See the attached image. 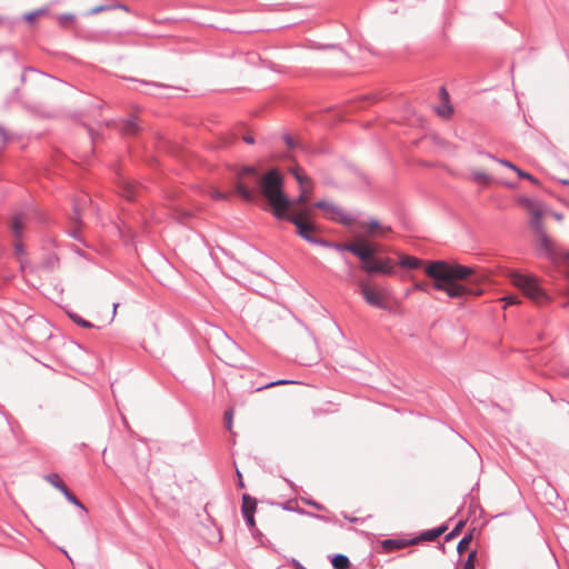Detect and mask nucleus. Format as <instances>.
I'll use <instances>...</instances> for the list:
<instances>
[{
	"label": "nucleus",
	"mask_w": 569,
	"mask_h": 569,
	"mask_svg": "<svg viewBox=\"0 0 569 569\" xmlns=\"http://www.w3.org/2000/svg\"><path fill=\"white\" fill-rule=\"evenodd\" d=\"M237 475H238V478H239V487H241V488L244 487L241 473L238 471Z\"/></svg>",
	"instance_id": "e433bc0d"
},
{
	"label": "nucleus",
	"mask_w": 569,
	"mask_h": 569,
	"mask_svg": "<svg viewBox=\"0 0 569 569\" xmlns=\"http://www.w3.org/2000/svg\"><path fill=\"white\" fill-rule=\"evenodd\" d=\"M138 131V124L136 120H128L122 126V132L124 134H134Z\"/></svg>",
	"instance_id": "4be33fe9"
},
{
	"label": "nucleus",
	"mask_w": 569,
	"mask_h": 569,
	"mask_svg": "<svg viewBox=\"0 0 569 569\" xmlns=\"http://www.w3.org/2000/svg\"><path fill=\"white\" fill-rule=\"evenodd\" d=\"M313 211L312 207H291L287 211V216L281 219L288 220L297 228V233L305 240L311 243H318V240L312 236L318 232L317 224L312 221ZM319 243H321L319 241Z\"/></svg>",
	"instance_id": "7ed1b4c3"
},
{
	"label": "nucleus",
	"mask_w": 569,
	"mask_h": 569,
	"mask_svg": "<svg viewBox=\"0 0 569 569\" xmlns=\"http://www.w3.org/2000/svg\"><path fill=\"white\" fill-rule=\"evenodd\" d=\"M210 196L211 198H213L214 200H228L229 197H230V193H227V192H222L218 189H211L210 191Z\"/></svg>",
	"instance_id": "393cba45"
},
{
	"label": "nucleus",
	"mask_w": 569,
	"mask_h": 569,
	"mask_svg": "<svg viewBox=\"0 0 569 569\" xmlns=\"http://www.w3.org/2000/svg\"><path fill=\"white\" fill-rule=\"evenodd\" d=\"M14 246H16V251L17 252H21L22 251V246H21L20 242L17 241Z\"/></svg>",
	"instance_id": "4c0bfd02"
},
{
	"label": "nucleus",
	"mask_w": 569,
	"mask_h": 569,
	"mask_svg": "<svg viewBox=\"0 0 569 569\" xmlns=\"http://www.w3.org/2000/svg\"><path fill=\"white\" fill-rule=\"evenodd\" d=\"M359 287L360 293L368 305L380 309H387V295L381 289L366 282H360Z\"/></svg>",
	"instance_id": "1a4fd4ad"
},
{
	"label": "nucleus",
	"mask_w": 569,
	"mask_h": 569,
	"mask_svg": "<svg viewBox=\"0 0 569 569\" xmlns=\"http://www.w3.org/2000/svg\"><path fill=\"white\" fill-rule=\"evenodd\" d=\"M118 307H119V305H118V303L113 305V317H114V316H116V313H117V309H118Z\"/></svg>",
	"instance_id": "ea45409f"
},
{
	"label": "nucleus",
	"mask_w": 569,
	"mask_h": 569,
	"mask_svg": "<svg viewBox=\"0 0 569 569\" xmlns=\"http://www.w3.org/2000/svg\"><path fill=\"white\" fill-rule=\"evenodd\" d=\"M465 522L463 521H460L456 528L447 536V540L451 539L452 537L459 535V532L461 531L462 527H463Z\"/></svg>",
	"instance_id": "c85d7f7f"
},
{
	"label": "nucleus",
	"mask_w": 569,
	"mask_h": 569,
	"mask_svg": "<svg viewBox=\"0 0 569 569\" xmlns=\"http://www.w3.org/2000/svg\"><path fill=\"white\" fill-rule=\"evenodd\" d=\"M46 481L59 489L61 492H63L67 489V486L62 481L59 475L57 473H49L44 477Z\"/></svg>",
	"instance_id": "6ab92c4d"
},
{
	"label": "nucleus",
	"mask_w": 569,
	"mask_h": 569,
	"mask_svg": "<svg viewBox=\"0 0 569 569\" xmlns=\"http://www.w3.org/2000/svg\"><path fill=\"white\" fill-rule=\"evenodd\" d=\"M39 13L40 12H30V13H27L24 16V18H26L27 21L32 22V21H34L38 18Z\"/></svg>",
	"instance_id": "473e14b6"
},
{
	"label": "nucleus",
	"mask_w": 569,
	"mask_h": 569,
	"mask_svg": "<svg viewBox=\"0 0 569 569\" xmlns=\"http://www.w3.org/2000/svg\"><path fill=\"white\" fill-rule=\"evenodd\" d=\"M555 218H556V219H558V220H560V219H561V214H559V213H555Z\"/></svg>",
	"instance_id": "37998d69"
},
{
	"label": "nucleus",
	"mask_w": 569,
	"mask_h": 569,
	"mask_svg": "<svg viewBox=\"0 0 569 569\" xmlns=\"http://www.w3.org/2000/svg\"><path fill=\"white\" fill-rule=\"evenodd\" d=\"M60 20L63 22V21H71L72 20V17L71 16H66V17H61Z\"/></svg>",
	"instance_id": "58836bf2"
},
{
	"label": "nucleus",
	"mask_w": 569,
	"mask_h": 569,
	"mask_svg": "<svg viewBox=\"0 0 569 569\" xmlns=\"http://www.w3.org/2000/svg\"><path fill=\"white\" fill-rule=\"evenodd\" d=\"M362 270L368 273H383V274H392L395 271L392 261L390 258L386 259H377L375 258L372 262L368 266H361Z\"/></svg>",
	"instance_id": "9d476101"
},
{
	"label": "nucleus",
	"mask_w": 569,
	"mask_h": 569,
	"mask_svg": "<svg viewBox=\"0 0 569 569\" xmlns=\"http://www.w3.org/2000/svg\"><path fill=\"white\" fill-rule=\"evenodd\" d=\"M224 426L229 431H232L233 426V408L224 412Z\"/></svg>",
	"instance_id": "b1692460"
},
{
	"label": "nucleus",
	"mask_w": 569,
	"mask_h": 569,
	"mask_svg": "<svg viewBox=\"0 0 569 569\" xmlns=\"http://www.w3.org/2000/svg\"><path fill=\"white\" fill-rule=\"evenodd\" d=\"M359 228L366 230L368 237L380 236L383 237L391 231L390 227L382 226L378 220H370L369 222H359Z\"/></svg>",
	"instance_id": "f8f14e48"
},
{
	"label": "nucleus",
	"mask_w": 569,
	"mask_h": 569,
	"mask_svg": "<svg viewBox=\"0 0 569 569\" xmlns=\"http://www.w3.org/2000/svg\"><path fill=\"white\" fill-rule=\"evenodd\" d=\"M510 281L513 286L520 289L523 295L535 303H541L546 299V293L539 287L536 278L512 272L510 274Z\"/></svg>",
	"instance_id": "39448f33"
},
{
	"label": "nucleus",
	"mask_w": 569,
	"mask_h": 569,
	"mask_svg": "<svg viewBox=\"0 0 569 569\" xmlns=\"http://www.w3.org/2000/svg\"><path fill=\"white\" fill-rule=\"evenodd\" d=\"M473 179L477 182H481V183H486V182L489 181V177L485 172H475L473 173Z\"/></svg>",
	"instance_id": "cd10ccee"
},
{
	"label": "nucleus",
	"mask_w": 569,
	"mask_h": 569,
	"mask_svg": "<svg viewBox=\"0 0 569 569\" xmlns=\"http://www.w3.org/2000/svg\"><path fill=\"white\" fill-rule=\"evenodd\" d=\"M296 568L297 569H306L303 566H301L299 562H296Z\"/></svg>",
	"instance_id": "a19ab883"
},
{
	"label": "nucleus",
	"mask_w": 569,
	"mask_h": 569,
	"mask_svg": "<svg viewBox=\"0 0 569 569\" xmlns=\"http://www.w3.org/2000/svg\"><path fill=\"white\" fill-rule=\"evenodd\" d=\"M331 563L335 569H348L350 567V561L348 557L343 555H336L332 558Z\"/></svg>",
	"instance_id": "aec40b11"
},
{
	"label": "nucleus",
	"mask_w": 569,
	"mask_h": 569,
	"mask_svg": "<svg viewBox=\"0 0 569 569\" xmlns=\"http://www.w3.org/2000/svg\"><path fill=\"white\" fill-rule=\"evenodd\" d=\"M471 539H472L471 535H468L460 540V542L458 543V547H457V550L460 555L465 553L469 549Z\"/></svg>",
	"instance_id": "5701e85b"
},
{
	"label": "nucleus",
	"mask_w": 569,
	"mask_h": 569,
	"mask_svg": "<svg viewBox=\"0 0 569 569\" xmlns=\"http://www.w3.org/2000/svg\"><path fill=\"white\" fill-rule=\"evenodd\" d=\"M243 140H244L247 143H249V144L254 143V140H253V138H252L251 136H244V137H243Z\"/></svg>",
	"instance_id": "c9c22d12"
},
{
	"label": "nucleus",
	"mask_w": 569,
	"mask_h": 569,
	"mask_svg": "<svg viewBox=\"0 0 569 569\" xmlns=\"http://www.w3.org/2000/svg\"><path fill=\"white\" fill-rule=\"evenodd\" d=\"M256 509H257L256 498H252L248 493H244L242 496L241 511H242V515L250 528H254V526H256V521H254Z\"/></svg>",
	"instance_id": "9b49d317"
},
{
	"label": "nucleus",
	"mask_w": 569,
	"mask_h": 569,
	"mask_svg": "<svg viewBox=\"0 0 569 569\" xmlns=\"http://www.w3.org/2000/svg\"><path fill=\"white\" fill-rule=\"evenodd\" d=\"M70 318H71L76 323H78L79 326H81V327H83V328H91V327H92V325H91L89 321H87V320H84V319L80 318V317H79V316H77V315H70Z\"/></svg>",
	"instance_id": "bb28decb"
},
{
	"label": "nucleus",
	"mask_w": 569,
	"mask_h": 569,
	"mask_svg": "<svg viewBox=\"0 0 569 569\" xmlns=\"http://www.w3.org/2000/svg\"><path fill=\"white\" fill-rule=\"evenodd\" d=\"M312 208L322 210L327 219L333 220L345 226H350L355 222V219L335 202L320 200L317 201Z\"/></svg>",
	"instance_id": "0eeeda50"
},
{
	"label": "nucleus",
	"mask_w": 569,
	"mask_h": 569,
	"mask_svg": "<svg viewBox=\"0 0 569 569\" xmlns=\"http://www.w3.org/2000/svg\"><path fill=\"white\" fill-rule=\"evenodd\" d=\"M119 187L121 194L129 200H132L134 194L138 192V187L136 183L128 178H121L119 180Z\"/></svg>",
	"instance_id": "4468645a"
},
{
	"label": "nucleus",
	"mask_w": 569,
	"mask_h": 569,
	"mask_svg": "<svg viewBox=\"0 0 569 569\" xmlns=\"http://www.w3.org/2000/svg\"><path fill=\"white\" fill-rule=\"evenodd\" d=\"M422 263L423 261L421 259L408 254H400L399 264L403 268L417 269L421 267Z\"/></svg>",
	"instance_id": "f3484780"
},
{
	"label": "nucleus",
	"mask_w": 569,
	"mask_h": 569,
	"mask_svg": "<svg viewBox=\"0 0 569 569\" xmlns=\"http://www.w3.org/2000/svg\"><path fill=\"white\" fill-rule=\"evenodd\" d=\"M503 166L512 169L513 171L517 172V174L520 177V178H523V179H527L529 180L530 182L535 183V184H538V180L530 173L519 169L518 167H516L513 163L507 161V160H501L500 161Z\"/></svg>",
	"instance_id": "a211bd4d"
},
{
	"label": "nucleus",
	"mask_w": 569,
	"mask_h": 569,
	"mask_svg": "<svg viewBox=\"0 0 569 569\" xmlns=\"http://www.w3.org/2000/svg\"><path fill=\"white\" fill-rule=\"evenodd\" d=\"M447 530L446 526H441L431 530H428L423 533H421L418 537L412 538V540H416V545H418L421 541H435L437 540L445 531Z\"/></svg>",
	"instance_id": "2eb2a0df"
},
{
	"label": "nucleus",
	"mask_w": 569,
	"mask_h": 569,
	"mask_svg": "<svg viewBox=\"0 0 569 569\" xmlns=\"http://www.w3.org/2000/svg\"><path fill=\"white\" fill-rule=\"evenodd\" d=\"M287 142H288V146L290 147L291 146V140L287 139Z\"/></svg>",
	"instance_id": "c03bdc74"
},
{
	"label": "nucleus",
	"mask_w": 569,
	"mask_h": 569,
	"mask_svg": "<svg viewBox=\"0 0 569 569\" xmlns=\"http://www.w3.org/2000/svg\"><path fill=\"white\" fill-rule=\"evenodd\" d=\"M425 272L432 279V287L449 298H461L470 293V289L461 283L475 273L470 267L435 260L427 262Z\"/></svg>",
	"instance_id": "f03ea898"
},
{
	"label": "nucleus",
	"mask_w": 569,
	"mask_h": 569,
	"mask_svg": "<svg viewBox=\"0 0 569 569\" xmlns=\"http://www.w3.org/2000/svg\"><path fill=\"white\" fill-rule=\"evenodd\" d=\"M62 493L66 496V498L70 502H72L76 506H79V507L83 508V506L80 503V501L77 499V497L68 488Z\"/></svg>",
	"instance_id": "a878e982"
},
{
	"label": "nucleus",
	"mask_w": 569,
	"mask_h": 569,
	"mask_svg": "<svg viewBox=\"0 0 569 569\" xmlns=\"http://www.w3.org/2000/svg\"><path fill=\"white\" fill-rule=\"evenodd\" d=\"M252 176L259 183L260 192L271 208L276 218L287 216V211L292 207L291 200L283 191V179L278 170L272 169L258 178V172L252 167H246L237 174L234 191L248 202L256 200V192L248 186L246 178Z\"/></svg>",
	"instance_id": "f257e3e1"
},
{
	"label": "nucleus",
	"mask_w": 569,
	"mask_h": 569,
	"mask_svg": "<svg viewBox=\"0 0 569 569\" xmlns=\"http://www.w3.org/2000/svg\"><path fill=\"white\" fill-rule=\"evenodd\" d=\"M288 382L289 381H287V380H279V381L270 382L269 385L266 386V388L273 387V386H279V385H284V383H288Z\"/></svg>",
	"instance_id": "72a5a7b5"
},
{
	"label": "nucleus",
	"mask_w": 569,
	"mask_h": 569,
	"mask_svg": "<svg viewBox=\"0 0 569 569\" xmlns=\"http://www.w3.org/2000/svg\"><path fill=\"white\" fill-rule=\"evenodd\" d=\"M290 171L295 176L296 180L299 183V188H300V194L295 200H291L292 207H309L308 201L310 199V196H311V192L313 189V182L298 167L292 168Z\"/></svg>",
	"instance_id": "6e6552de"
},
{
	"label": "nucleus",
	"mask_w": 569,
	"mask_h": 569,
	"mask_svg": "<svg viewBox=\"0 0 569 569\" xmlns=\"http://www.w3.org/2000/svg\"><path fill=\"white\" fill-rule=\"evenodd\" d=\"M380 250V247L378 244H375V254Z\"/></svg>",
	"instance_id": "79ce46f5"
},
{
	"label": "nucleus",
	"mask_w": 569,
	"mask_h": 569,
	"mask_svg": "<svg viewBox=\"0 0 569 569\" xmlns=\"http://www.w3.org/2000/svg\"><path fill=\"white\" fill-rule=\"evenodd\" d=\"M110 7L108 6H98V7H94L92 9H90L88 11V14H94V13H99V12H102V11H106V10H109Z\"/></svg>",
	"instance_id": "c756f323"
},
{
	"label": "nucleus",
	"mask_w": 569,
	"mask_h": 569,
	"mask_svg": "<svg viewBox=\"0 0 569 569\" xmlns=\"http://www.w3.org/2000/svg\"><path fill=\"white\" fill-rule=\"evenodd\" d=\"M416 540L412 539H386L381 541V548L386 552H391L393 550L403 549L409 546H415Z\"/></svg>",
	"instance_id": "ddd939ff"
},
{
	"label": "nucleus",
	"mask_w": 569,
	"mask_h": 569,
	"mask_svg": "<svg viewBox=\"0 0 569 569\" xmlns=\"http://www.w3.org/2000/svg\"><path fill=\"white\" fill-rule=\"evenodd\" d=\"M26 219L22 214H14L11 219L10 228L16 238H19L22 233Z\"/></svg>",
	"instance_id": "dca6fc26"
},
{
	"label": "nucleus",
	"mask_w": 569,
	"mask_h": 569,
	"mask_svg": "<svg viewBox=\"0 0 569 569\" xmlns=\"http://www.w3.org/2000/svg\"><path fill=\"white\" fill-rule=\"evenodd\" d=\"M561 181H562L563 183H569V181H568V180H566V179H562Z\"/></svg>",
	"instance_id": "a18cd8bd"
},
{
	"label": "nucleus",
	"mask_w": 569,
	"mask_h": 569,
	"mask_svg": "<svg viewBox=\"0 0 569 569\" xmlns=\"http://www.w3.org/2000/svg\"><path fill=\"white\" fill-rule=\"evenodd\" d=\"M502 300H505L507 305L520 303L519 299L517 297H515V296L505 297Z\"/></svg>",
	"instance_id": "2f4dec72"
},
{
	"label": "nucleus",
	"mask_w": 569,
	"mask_h": 569,
	"mask_svg": "<svg viewBox=\"0 0 569 569\" xmlns=\"http://www.w3.org/2000/svg\"><path fill=\"white\" fill-rule=\"evenodd\" d=\"M521 204L530 214V227L535 230L541 248L549 252L551 250V241L546 234L542 222V218L546 213L543 206L531 199H522Z\"/></svg>",
	"instance_id": "20e7f679"
},
{
	"label": "nucleus",
	"mask_w": 569,
	"mask_h": 569,
	"mask_svg": "<svg viewBox=\"0 0 569 569\" xmlns=\"http://www.w3.org/2000/svg\"><path fill=\"white\" fill-rule=\"evenodd\" d=\"M335 248L353 253L362 261V266H368L375 259V243L365 238H357L355 242L350 243H338L335 244Z\"/></svg>",
	"instance_id": "423d86ee"
},
{
	"label": "nucleus",
	"mask_w": 569,
	"mask_h": 569,
	"mask_svg": "<svg viewBox=\"0 0 569 569\" xmlns=\"http://www.w3.org/2000/svg\"><path fill=\"white\" fill-rule=\"evenodd\" d=\"M441 93H442V96H443V98H445L446 102L443 103V106H442V107H439V108L437 109V112H438V114H439L440 117L448 118V117H450V114L452 113V109H451V107L447 103V102H448V93H447V91H446L443 88L441 89Z\"/></svg>",
	"instance_id": "412c9836"
},
{
	"label": "nucleus",
	"mask_w": 569,
	"mask_h": 569,
	"mask_svg": "<svg viewBox=\"0 0 569 569\" xmlns=\"http://www.w3.org/2000/svg\"><path fill=\"white\" fill-rule=\"evenodd\" d=\"M475 557H476V552L475 551L469 555L467 563L465 565V569H473L472 561H473Z\"/></svg>",
	"instance_id": "7c9ffc66"
},
{
	"label": "nucleus",
	"mask_w": 569,
	"mask_h": 569,
	"mask_svg": "<svg viewBox=\"0 0 569 569\" xmlns=\"http://www.w3.org/2000/svg\"><path fill=\"white\" fill-rule=\"evenodd\" d=\"M415 289L425 291L426 284L422 282H417V283H415Z\"/></svg>",
	"instance_id": "f704fd0d"
}]
</instances>
